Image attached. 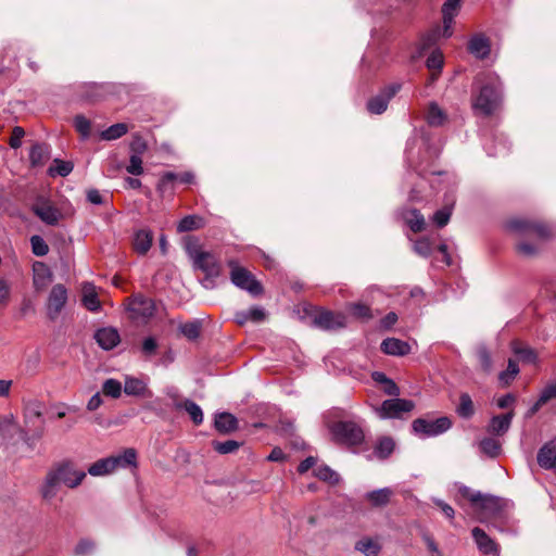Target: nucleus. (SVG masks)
<instances>
[{
	"mask_svg": "<svg viewBox=\"0 0 556 556\" xmlns=\"http://www.w3.org/2000/svg\"><path fill=\"white\" fill-rule=\"evenodd\" d=\"M472 108L484 116L497 111L503 101V83L494 72L481 73L475 78Z\"/></svg>",
	"mask_w": 556,
	"mask_h": 556,
	"instance_id": "nucleus-1",
	"label": "nucleus"
},
{
	"mask_svg": "<svg viewBox=\"0 0 556 556\" xmlns=\"http://www.w3.org/2000/svg\"><path fill=\"white\" fill-rule=\"evenodd\" d=\"M439 154V149L430 144V139L425 128L415 129L407 139L405 148V162L409 168L419 176H425L426 172L421 167L424 162Z\"/></svg>",
	"mask_w": 556,
	"mask_h": 556,
	"instance_id": "nucleus-2",
	"label": "nucleus"
},
{
	"mask_svg": "<svg viewBox=\"0 0 556 556\" xmlns=\"http://www.w3.org/2000/svg\"><path fill=\"white\" fill-rule=\"evenodd\" d=\"M505 228L515 235L538 240H548L552 237V228L547 224L522 216L508 219Z\"/></svg>",
	"mask_w": 556,
	"mask_h": 556,
	"instance_id": "nucleus-3",
	"label": "nucleus"
},
{
	"mask_svg": "<svg viewBox=\"0 0 556 556\" xmlns=\"http://www.w3.org/2000/svg\"><path fill=\"white\" fill-rule=\"evenodd\" d=\"M227 266L229 267L230 281L235 287L248 292L252 296H258L264 292L261 281L249 269L243 267L238 260H227Z\"/></svg>",
	"mask_w": 556,
	"mask_h": 556,
	"instance_id": "nucleus-4",
	"label": "nucleus"
},
{
	"mask_svg": "<svg viewBox=\"0 0 556 556\" xmlns=\"http://www.w3.org/2000/svg\"><path fill=\"white\" fill-rule=\"evenodd\" d=\"M187 251L194 269L207 275H222V263L213 253L191 247Z\"/></svg>",
	"mask_w": 556,
	"mask_h": 556,
	"instance_id": "nucleus-5",
	"label": "nucleus"
},
{
	"mask_svg": "<svg viewBox=\"0 0 556 556\" xmlns=\"http://www.w3.org/2000/svg\"><path fill=\"white\" fill-rule=\"evenodd\" d=\"M299 317L304 326L324 331H336L348 324L346 315H299Z\"/></svg>",
	"mask_w": 556,
	"mask_h": 556,
	"instance_id": "nucleus-6",
	"label": "nucleus"
},
{
	"mask_svg": "<svg viewBox=\"0 0 556 556\" xmlns=\"http://www.w3.org/2000/svg\"><path fill=\"white\" fill-rule=\"evenodd\" d=\"M334 439L345 445H358L364 441L362 428L354 421H338L331 427Z\"/></svg>",
	"mask_w": 556,
	"mask_h": 556,
	"instance_id": "nucleus-7",
	"label": "nucleus"
},
{
	"mask_svg": "<svg viewBox=\"0 0 556 556\" xmlns=\"http://www.w3.org/2000/svg\"><path fill=\"white\" fill-rule=\"evenodd\" d=\"M412 426L416 434L429 438L446 432L452 427V421L448 417H440L435 420L418 418Z\"/></svg>",
	"mask_w": 556,
	"mask_h": 556,
	"instance_id": "nucleus-8",
	"label": "nucleus"
},
{
	"mask_svg": "<svg viewBox=\"0 0 556 556\" xmlns=\"http://www.w3.org/2000/svg\"><path fill=\"white\" fill-rule=\"evenodd\" d=\"M414 402L404 399H392L382 402L381 406L376 408V413L381 419L400 418L403 413H409L414 408Z\"/></svg>",
	"mask_w": 556,
	"mask_h": 556,
	"instance_id": "nucleus-9",
	"label": "nucleus"
},
{
	"mask_svg": "<svg viewBox=\"0 0 556 556\" xmlns=\"http://www.w3.org/2000/svg\"><path fill=\"white\" fill-rule=\"evenodd\" d=\"M401 87L399 83L388 85L379 94L368 100L367 110L371 114H382L387 110L390 100L400 91Z\"/></svg>",
	"mask_w": 556,
	"mask_h": 556,
	"instance_id": "nucleus-10",
	"label": "nucleus"
},
{
	"mask_svg": "<svg viewBox=\"0 0 556 556\" xmlns=\"http://www.w3.org/2000/svg\"><path fill=\"white\" fill-rule=\"evenodd\" d=\"M53 470L58 475L61 483L70 489L77 488L86 478V472L84 470L77 469L75 465L70 462L59 465Z\"/></svg>",
	"mask_w": 556,
	"mask_h": 556,
	"instance_id": "nucleus-11",
	"label": "nucleus"
},
{
	"mask_svg": "<svg viewBox=\"0 0 556 556\" xmlns=\"http://www.w3.org/2000/svg\"><path fill=\"white\" fill-rule=\"evenodd\" d=\"M467 50L476 59L484 60L491 53V41L484 34L477 33L469 38Z\"/></svg>",
	"mask_w": 556,
	"mask_h": 556,
	"instance_id": "nucleus-12",
	"label": "nucleus"
},
{
	"mask_svg": "<svg viewBox=\"0 0 556 556\" xmlns=\"http://www.w3.org/2000/svg\"><path fill=\"white\" fill-rule=\"evenodd\" d=\"M180 181L181 184L191 185L195 180V176L192 172H185L182 174H176L174 172L164 173L156 186V190L164 194L168 190H173V182Z\"/></svg>",
	"mask_w": 556,
	"mask_h": 556,
	"instance_id": "nucleus-13",
	"label": "nucleus"
},
{
	"mask_svg": "<svg viewBox=\"0 0 556 556\" xmlns=\"http://www.w3.org/2000/svg\"><path fill=\"white\" fill-rule=\"evenodd\" d=\"M354 549L364 556H379L382 551L381 538L363 535L355 541Z\"/></svg>",
	"mask_w": 556,
	"mask_h": 556,
	"instance_id": "nucleus-14",
	"label": "nucleus"
},
{
	"mask_svg": "<svg viewBox=\"0 0 556 556\" xmlns=\"http://www.w3.org/2000/svg\"><path fill=\"white\" fill-rule=\"evenodd\" d=\"M462 0H445L442 5V16H443V37L450 38L453 34L452 25L454 23L455 16L458 14L460 8Z\"/></svg>",
	"mask_w": 556,
	"mask_h": 556,
	"instance_id": "nucleus-15",
	"label": "nucleus"
},
{
	"mask_svg": "<svg viewBox=\"0 0 556 556\" xmlns=\"http://www.w3.org/2000/svg\"><path fill=\"white\" fill-rule=\"evenodd\" d=\"M123 390L126 395L144 397L149 393L148 381L130 375H125Z\"/></svg>",
	"mask_w": 556,
	"mask_h": 556,
	"instance_id": "nucleus-16",
	"label": "nucleus"
},
{
	"mask_svg": "<svg viewBox=\"0 0 556 556\" xmlns=\"http://www.w3.org/2000/svg\"><path fill=\"white\" fill-rule=\"evenodd\" d=\"M26 433L20 427L13 415L0 417V437L5 441H11L15 437L24 438Z\"/></svg>",
	"mask_w": 556,
	"mask_h": 556,
	"instance_id": "nucleus-17",
	"label": "nucleus"
},
{
	"mask_svg": "<svg viewBox=\"0 0 556 556\" xmlns=\"http://www.w3.org/2000/svg\"><path fill=\"white\" fill-rule=\"evenodd\" d=\"M157 312L155 302L143 294H136L128 299L126 313H154Z\"/></svg>",
	"mask_w": 556,
	"mask_h": 556,
	"instance_id": "nucleus-18",
	"label": "nucleus"
},
{
	"mask_svg": "<svg viewBox=\"0 0 556 556\" xmlns=\"http://www.w3.org/2000/svg\"><path fill=\"white\" fill-rule=\"evenodd\" d=\"M94 339L97 343L106 351L114 349L119 342L121 337L117 329L104 327L96 331Z\"/></svg>",
	"mask_w": 556,
	"mask_h": 556,
	"instance_id": "nucleus-19",
	"label": "nucleus"
},
{
	"mask_svg": "<svg viewBox=\"0 0 556 556\" xmlns=\"http://www.w3.org/2000/svg\"><path fill=\"white\" fill-rule=\"evenodd\" d=\"M113 471L137 466V452L126 448L122 453L109 457Z\"/></svg>",
	"mask_w": 556,
	"mask_h": 556,
	"instance_id": "nucleus-20",
	"label": "nucleus"
},
{
	"mask_svg": "<svg viewBox=\"0 0 556 556\" xmlns=\"http://www.w3.org/2000/svg\"><path fill=\"white\" fill-rule=\"evenodd\" d=\"M399 215L414 232H420L426 227L424 215L416 208H402Z\"/></svg>",
	"mask_w": 556,
	"mask_h": 556,
	"instance_id": "nucleus-21",
	"label": "nucleus"
},
{
	"mask_svg": "<svg viewBox=\"0 0 556 556\" xmlns=\"http://www.w3.org/2000/svg\"><path fill=\"white\" fill-rule=\"evenodd\" d=\"M425 119L430 127H441L445 125L448 116L437 102H430L425 112Z\"/></svg>",
	"mask_w": 556,
	"mask_h": 556,
	"instance_id": "nucleus-22",
	"label": "nucleus"
},
{
	"mask_svg": "<svg viewBox=\"0 0 556 556\" xmlns=\"http://www.w3.org/2000/svg\"><path fill=\"white\" fill-rule=\"evenodd\" d=\"M61 484L62 483H61L58 475L55 473V471L53 469L50 470L47 473V476L40 486V494H41L42 498L46 501L53 500L56 496Z\"/></svg>",
	"mask_w": 556,
	"mask_h": 556,
	"instance_id": "nucleus-23",
	"label": "nucleus"
},
{
	"mask_svg": "<svg viewBox=\"0 0 556 556\" xmlns=\"http://www.w3.org/2000/svg\"><path fill=\"white\" fill-rule=\"evenodd\" d=\"M381 351L392 356H404L409 354L410 346L407 342L396 338H388L381 342Z\"/></svg>",
	"mask_w": 556,
	"mask_h": 556,
	"instance_id": "nucleus-24",
	"label": "nucleus"
},
{
	"mask_svg": "<svg viewBox=\"0 0 556 556\" xmlns=\"http://www.w3.org/2000/svg\"><path fill=\"white\" fill-rule=\"evenodd\" d=\"M513 418V412L494 416L488 425L486 431L493 435H503L509 430Z\"/></svg>",
	"mask_w": 556,
	"mask_h": 556,
	"instance_id": "nucleus-25",
	"label": "nucleus"
},
{
	"mask_svg": "<svg viewBox=\"0 0 556 556\" xmlns=\"http://www.w3.org/2000/svg\"><path fill=\"white\" fill-rule=\"evenodd\" d=\"M34 212L43 223L50 226L56 225L61 218L60 211L48 203L35 205Z\"/></svg>",
	"mask_w": 556,
	"mask_h": 556,
	"instance_id": "nucleus-26",
	"label": "nucleus"
},
{
	"mask_svg": "<svg viewBox=\"0 0 556 556\" xmlns=\"http://www.w3.org/2000/svg\"><path fill=\"white\" fill-rule=\"evenodd\" d=\"M152 241L153 233L150 229H139L135 232L134 236V249L138 254L144 255L150 250Z\"/></svg>",
	"mask_w": 556,
	"mask_h": 556,
	"instance_id": "nucleus-27",
	"label": "nucleus"
},
{
	"mask_svg": "<svg viewBox=\"0 0 556 556\" xmlns=\"http://www.w3.org/2000/svg\"><path fill=\"white\" fill-rule=\"evenodd\" d=\"M67 301V290L63 285H55L52 287L48 304L49 308L53 309L55 313H59Z\"/></svg>",
	"mask_w": 556,
	"mask_h": 556,
	"instance_id": "nucleus-28",
	"label": "nucleus"
},
{
	"mask_svg": "<svg viewBox=\"0 0 556 556\" xmlns=\"http://www.w3.org/2000/svg\"><path fill=\"white\" fill-rule=\"evenodd\" d=\"M538 464L544 469H552L556 462V445L553 442L544 444L538 452Z\"/></svg>",
	"mask_w": 556,
	"mask_h": 556,
	"instance_id": "nucleus-29",
	"label": "nucleus"
},
{
	"mask_svg": "<svg viewBox=\"0 0 556 556\" xmlns=\"http://www.w3.org/2000/svg\"><path fill=\"white\" fill-rule=\"evenodd\" d=\"M81 292H83V296H81L83 304L88 311L94 312L100 308V302L98 300L97 290H96V287L93 283H91V282L84 283Z\"/></svg>",
	"mask_w": 556,
	"mask_h": 556,
	"instance_id": "nucleus-30",
	"label": "nucleus"
},
{
	"mask_svg": "<svg viewBox=\"0 0 556 556\" xmlns=\"http://www.w3.org/2000/svg\"><path fill=\"white\" fill-rule=\"evenodd\" d=\"M493 141V144H485V151L490 156H501L508 153L510 142L505 135H495Z\"/></svg>",
	"mask_w": 556,
	"mask_h": 556,
	"instance_id": "nucleus-31",
	"label": "nucleus"
},
{
	"mask_svg": "<svg viewBox=\"0 0 556 556\" xmlns=\"http://www.w3.org/2000/svg\"><path fill=\"white\" fill-rule=\"evenodd\" d=\"M472 536L478 548L484 554H492L496 552L495 543L490 536L480 528L472 529Z\"/></svg>",
	"mask_w": 556,
	"mask_h": 556,
	"instance_id": "nucleus-32",
	"label": "nucleus"
},
{
	"mask_svg": "<svg viewBox=\"0 0 556 556\" xmlns=\"http://www.w3.org/2000/svg\"><path fill=\"white\" fill-rule=\"evenodd\" d=\"M443 28H434L426 34H424L420 39H419V42H418V46H417V58L421 56L422 53L425 51H427L428 49H430L431 47H433L437 41L439 40V38L443 35Z\"/></svg>",
	"mask_w": 556,
	"mask_h": 556,
	"instance_id": "nucleus-33",
	"label": "nucleus"
},
{
	"mask_svg": "<svg viewBox=\"0 0 556 556\" xmlns=\"http://www.w3.org/2000/svg\"><path fill=\"white\" fill-rule=\"evenodd\" d=\"M42 414H43V405L39 401H30L25 405L24 408V418L26 425H35V422L38 420L41 424L42 420Z\"/></svg>",
	"mask_w": 556,
	"mask_h": 556,
	"instance_id": "nucleus-34",
	"label": "nucleus"
},
{
	"mask_svg": "<svg viewBox=\"0 0 556 556\" xmlns=\"http://www.w3.org/2000/svg\"><path fill=\"white\" fill-rule=\"evenodd\" d=\"M215 428L223 433H228L237 429L238 420L230 413H219L215 416Z\"/></svg>",
	"mask_w": 556,
	"mask_h": 556,
	"instance_id": "nucleus-35",
	"label": "nucleus"
},
{
	"mask_svg": "<svg viewBox=\"0 0 556 556\" xmlns=\"http://www.w3.org/2000/svg\"><path fill=\"white\" fill-rule=\"evenodd\" d=\"M392 495L393 491L390 488H382L368 492L366 498L372 506L381 507L390 502Z\"/></svg>",
	"mask_w": 556,
	"mask_h": 556,
	"instance_id": "nucleus-36",
	"label": "nucleus"
},
{
	"mask_svg": "<svg viewBox=\"0 0 556 556\" xmlns=\"http://www.w3.org/2000/svg\"><path fill=\"white\" fill-rule=\"evenodd\" d=\"M49 157V147L45 143H35L29 151V162L33 167L41 166Z\"/></svg>",
	"mask_w": 556,
	"mask_h": 556,
	"instance_id": "nucleus-37",
	"label": "nucleus"
},
{
	"mask_svg": "<svg viewBox=\"0 0 556 556\" xmlns=\"http://www.w3.org/2000/svg\"><path fill=\"white\" fill-rule=\"evenodd\" d=\"M202 329V323L199 319L189 320L178 326L179 333L188 340L199 338Z\"/></svg>",
	"mask_w": 556,
	"mask_h": 556,
	"instance_id": "nucleus-38",
	"label": "nucleus"
},
{
	"mask_svg": "<svg viewBox=\"0 0 556 556\" xmlns=\"http://www.w3.org/2000/svg\"><path fill=\"white\" fill-rule=\"evenodd\" d=\"M376 294L379 296L382 295V291L379 287L372 286V287L368 288L364 295V300H362L357 303H354L352 305L353 311L351 313H369L370 307H369L368 300H369V298H371L374 300Z\"/></svg>",
	"mask_w": 556,
	"mask_h": 556,
	"instance_id": "nucleus-39",
	"label": "nucleus"
},
{
	"mask_svg": "<svg viewBox=\"0 0 556 556\" xmlns=\"http://www.w3.org/2000/svg\"><path fill=\"white\" fill-rule=\"evenodd\" d=\"M475 505L485 516L494 515L498 510V500L494 496L483 495L482 493H481V498L478 500L475 503Z\"/></svg>",
	"mask_w": 556,
	"mask_h": 556,
	"instance_id": "nucleus-40",
	"label": "nucleus"
},
{
	"mask_svg": "<svg viewBox=\"0 0 556 556\" xmlns=\"http://www.w3.org/2000/svg\"><path fill=\"white\" fill-rule=\"evenodd\" d=\"M454 203L455 200L451 199L450 202H447L442 208L438 210L433 214L432 220L439 228H442L448 224L453 212Z\"/></svg>",
	"mask_w": 556,
	"mask_h": 556,
	"instance_id": "nucleus-41",
	"label": "nucleus"
},
{
	"mask_svg": "<svg viewBox=\"0 0 556 556\" xmlns=\"http://www.w3.org/2000/svg\"><path fill=\"white\" fill-rule=\"evenodd\" d=\"M101 390L105 396L112 399H119L124 392L123 383L114 378L105 379L102 383Z\"/></svg>",
	"mask_w": 556,
	"mask_h": 556,
	"instance_id": "nucleus-42",
	"label": "nucleus"
},
{
	"mask_svg": "<svg viewBox=\"0 0 556 556\" xmlns=\"http://www.w3.org/2000/svg\"><path fill=\"white\" fill-rule=\"evenodd\" d=\"M511 350L525 363L535 364L538 361V355L533 349L522 346L517 341L511 343Z\"/></svg>",
	"mask_w": 556,
	"mask_h": 556,
	"instance_id": "nucleus-43",
	"label": "nucleus"
},
{
	"mask_svg": "<svg viewBox=\"0 0 556 556\" xmlns=\"http://www.w3.org/2000/svg\"><path fill=\"white\" fill-rule=\"evenodd\" d=\"M443 54L440 50L434 49L426 61V66L432 72V78L435 79L443 67Z\"/></svg>",
	"mask_w": 556,
	"mask_h": 556,
	"instance_id": "nucleus-44",
	"label": "nucleus"
},
{
	"mask_svg": "<svg viewBox=\"0 0 556 556\" xmlns=\"http://www.w3.org/2000/svg\"><path fill=\"white\" fill-rule=\"evenodd\" d=\"M113 472L109 457L94 462L88 468V473L93 477L106 476Z\"/></svg>",
	"mask_w": 556,
	"mask_h": 556,
	"instance_id": "nucleus-45",
	"label": "nucleus"
},
{
	"mask_svg": "<svg viewBox=\"0 0 556 556\" xmlns=\"http://www.w3.org/2000/svg\"><path fill=\"white\" fill-rule=\"evenodd\" d=\"M203 225V219L197 215H187L180 219L177 225L178 232H187L199 229Z\"/></svg>",
	"mask_w": 556,
	"mask_h": 556,
	"instance_id": "nucleus-46",
	"label": "nucleus"
},
{
	"mask_svg": "<svg viewBox=\"0 0 556 556\" xmlns=\"http://www.w3.org/2000/svg\"><path fill=\"white\" fill-rule=\"evenodd\" d=\"M480 450L489 457H496L501 453V442L494 438H484L479 443Z\"/></svg>",
	"mask_w": 556,
	"mask_h": 556,
	"instance_id": "nucleus-47",
	"label": "nucleus"
},
{
	"mask_svg": "<svg viewBox=\"0 0 556 556\" xmlns=\"http://www.w3.org/2000/svg\"><path fill=\"white\" fill-rule=\"evenodd\" d=\"M128 132V126L125 123H116L101 132L103 140H116Z\"/></svg>",
	"mask_w": 556,
	"mask_h": 556,
	"instance_id": "nucleus-48",
	"label": "nucleus"
},
{
	"mask_svg": "<svg viewBox=\"0 0 556 556\" xmlns=\"http://www.w3.org/2000/svg\"><path fill=\"white\" fill-rule=\"evenodd\" d=\"M457 413L463 418H470L475 414L473 402L469 394L463 393L459 396V405L457 407Z\"/></svg>",
	"mask_w": 556,
	"mask_h": 556,
	"instance_id": "nucleus-49",
	"label": "nucleus"
},
{
	"mask_svg": "<svg viewBox=\"0 0 556 556\" xmlns=\"http://www.w3.org/2000/svg\"><path fill=\"white\" fill-rule=\"evenodd\" d=\"M53 166L49 168V175L50 176H61L66 177L70 175L74 168V165L72 162L68 161H62L59 159H55L53 162Z\"/></svg>",
	"mask_w": 556,
	"mask_h": 556,
	"instance_id": "nucleus-50",
	"label": "nucleus"
},
{
	"mask_svg": "<svg viewBox=\"0 0 556 556\" xmlns=\"http://www.w3.org/2000/svg\"><path fill=\"white\" fill-rule=\"evenodd\" d=\"M50 270L43 263H36L34 265V285L36 287H42L50 280Z\"/></svg>",
	"mask_w": 556,
	"mask_h": 556,
	"instance_id": "nucleus-51",
	"label": "nucleus"
},
{
	"mask_svg": "<svg viewBox=\"0 0 556 556\" xmlns=\"http://www.w3.org/2000/svg\"><path fill=\"white\" fill-rule=\"evenodd\" d=\"M182 409H185L189 414L190 418L195 425L202 424L203 412L197 403L190 400H184Z\"/></svg>",
	"mask_w": 556,
	"mask_h": 556,
	"instance_id": "nucleus-52",
	"label": "nucleus"
},
{
	"mask_svg": "<svg viewBox=\"0 0 556 556\" xmlns=\"http://www.w3.org/2000/svg\"><path fill=\"white\" fill-rule=\"evenodd\" d=\"M476 354L482 370L490 374L493 369V365L491 354L488 349L484 345H480L477 348Z\"/></svg>",
	"mask_w": 556,
	"mask_h": 556,
	"instance_id": "nucleus-53",
	"label": "nucleus"
},
{
	"mask_svg": "<svg viewBox=\"0 0 556 556\" xmlns=\"http://www.w3.org/2000/svg\"><path fill=\"white\" fill-rule=\"evenodd\" d=\"M395 443L391 438H382L375 447V453L380 458H387L394 450Z\"/></svg>",
	"mask_w": 556,
	"mask_h": 556,
	"instance_id": "nucleus-54",
	"label": "nucleus"
},
{
	"mask_svg": "<svg viewBox=\"0 0 556 556\" xmlns=\"http://www.w3.org/2000/svg\"><path fill=\"white\" fill-rule=\"evenodd\" d=\"M432 243L426 237H422L413 243V251L421 257H429L432 253Z\"/></svg>",
	"mask_w": 556,
	"mask_h": 556,
	"instance_id": "nucleus-55",
	"label": "nucleus"
},
{
	"mask_svg": "<svg viewBox=\"0 0 556 556\" xmlns=\"http://www.w3.org/2000/svg\"><path fill=\"white\" fill-rule=\"evenodd\" d=\"M314 475L319 479V480H323L325 482H328L330 484H336L339 482V475L333 471L330 467L328 466H321V467H318L315 471H314Z\"/></svg>",
	"mask_w": 556,
	"mask_h": 556,
	"instance_id": "nucleus-56",
	"label": "nucleus"
},
{
	"mask_svg": "<svg viewBox=\"0 0 556 556\" xmlns=\"http://www.w3.org/2000/svg\"><path fill=\"white\" fill-rule=\"evenodd\" d=\"M518 374H519L518 364L515 361L509 359L507 369L505 371H502L498 375V379L502 383L509 384L510 381H513Z\"/></svg>",
	"mask_w": 556,
	"mask_h": 556,
	"instance_id": "nucleus-57",
	"label": "nucleus"
},
{
	"mask_svg": "<svg viewBox=\"0 0 556 556\" xmlns=\"http://www.w3.org/2000/svg\"><path fill=\"white\" fill-rule=\"evenodd\" d=\"M88 202L94 205H106L110 202L111 195L108 192L101 193L97 189H89L86 193Z\"/></svg>",
	"mask_w": 556,
	"mask_h": 556,
	"instance_id": "nucleus-58",
	"label": "nucleus"
},
{
	"mask_svg": "<svg viewBox=\"0 0 556 556\" xmlns=\"http://www.w3.org/2000/svg\"><path fill=\"white\" fill-rule=\"evenodd\" d=\"M129 149H130V154L142 156V154L148 149V144L141 135L134 134L132 139L129 144Z\"/></svg>",
	"mask_w": 556,
	"mask_h": 556,
	"instance_id": "nucleus-59",
	"label": "nucleus"
},
{
	"mask_svg": "<svg viewBox=\"0 0 556 556\" xmlns=\"http://www.w3.org/2000/svg\"><path fill=\"white\" fill-rule=\"evenodd\" d=\"M31 250L36 256H45L49 252V247L46 241L38 235L30 238Z\"/></svg>",
	"mask_w": 556,
	"mask_h": 556,
	"instance_id": "nucleus-60",
	"label": "nucleus"
},
{
	"mask_svg": "<svg viewBox=\"0 0 556 556\" xmlns=\"http://www.w3.org/2000/svg\"><path fill=\"white\" fill-rule=\"evenodd\" d=\"M213 447L219 454H230L240 447V443L235 440H227L225 442H214Z\"/></svg>",
	"mask_w": 556,
	"mask_h": 556,
	"instance_id": "nucleus-61",
	"label": "nucleus"
},
{
	"mask_svg": "<svg viewBox=\"0 0 556 556\" xmlns=\"http://www.w3.org/2000/svg\"><path fill=\"white\" fill-rule=\"evenodd\" d=\"M127 173L134 176H140L143 173L142 156L130 154L129 164L126 166Z\"/></svg>",
	"mask_w": 556,
	"mask_h": 556,
	"instance_id": "nucleus-62",
	"label": "nucleus"
},
{
	"mask_svg": "<svg viewBox=\"0 0 556 556\" xmlns=\"http://www.w3.org/2000/svg\"><path fill=\"white\" fill-rule=\"evenodd\" d=\"M74 125L76 130L83 136V138L89 137L91 124L87 117H85L84 115H77L74 119Z\"/></svg>",
	"mask_w": 556,
	"mask_h": 556,
	"instance_id": "nucleus-63",
	"label": "nucleus"
},
{
	"mask_svg": "<svg viewBox=\"0 0 556 556\" xmlns=\"http://www.w3.org/2000/svg\"><path fill=\"white\" fill-rule=\"evenodd\" d=\"M516 250L521 256L525 257L535 256L539 252V248L535 244L528 241L519 242L516 245Z\"/></svg>",
	"mask_w": 556,
	"mask_h": 556,
	"instance_id": "nucleus-64",
	"label": "nucleus"
}]
</instances>
